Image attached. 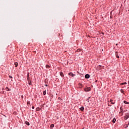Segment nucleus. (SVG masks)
Returning <instances> with one entry per match:
<instances>
[{
    "instance_id": "nucleus-17",
    "label": "nucleus",
    "mask_w": 129,
    "mask_h": 129,
    "mask_svg": "<svg viewBox=\"0 0 129 129\" xmlns=\"http://www.w3.org/2000/svg\"><path fill=\"white\" fill-rule=\"evenodd\" d=\"M28 84L29 85H31L32 84V82H30L29 81V82H28Z\"/></svg>"
},
{
    "instance_id": "nucleus-13",
    "label": "nucleus",
    "mask_w": 129,
    "mask_h": 129,
    "mask_svg": "<svg viewBox=\"0 0 129 129\" xmlns=\"http://www.w3.org/2000/svg\"><path fill=\"white\" fill-rule=\"evenodd\" d=\"M60 76H61L62 77H63V76H64V74H63V73H60Z\"/></svg>"
},
{
    "instance_id": "nucleus-4",
    "label": "nucleus",
    "mask_w": 129,
    "mask_h": 129,
    "mask_svg": "<svg viewBox=\"0 0 129 129\" xmlns=\"http://www.w3.org/2000/svg\"><path fill=\"white\" fill-rule=\"evenodd\" d=\"M85 78H86L87 79H88V78H89V77H90V76L89 74H86L85 76Z\"/></svg>"
},
{
    "instance_id": "nucleus-8",
    "label": "nucleus",
    "mask_w": 129,
    "mask_h": 129,
    "mask_svg": "<svg viewBox=\"0 0 129 129\" xmlns=\"http://www.w3.org/2000/svg\"><path fill=\"white\" fill-rule=\"evenodd\" d=\"M80 110H81V111H83L84 110V107H81L80 108Z\"/></svg>"
},
{
    "instance_id": "nucleus-12",
    "label": "nucleus",
    "mask_w": 129,
    "mask_h": 129,
    "mask_svg": "<svg viewBox=\"0 0 129 129\" xmlns=\"http://www.w3.org/2000/svg\"><path fill=\"white\" fill-rule=\"evenodd\" d=\"M124 103H125V104H129V102L126 101H124Z\"/></svg>"
},
{
    "instance_id": "nucleus-2",
    "label": "nucleus",
    "mask_w": 129,
    "mask_h": 129,
    "mask_svg": "<svg viewBox=\"0 0 129 129\" xmlns=\"http://www.w3.org/2000/svg\"><path fill=\"white\" fill-rule=\"evenodd\" d=\"M90 90H91L90 87H88L85 89V91H86V92L90 91Z\"/></svg>"
},
{
    "instance_id": "nucleus-5",
    "label": "nucleus",
    "mask_w": 129,
    "mask_h": 129,
    "mask_svg": "<svg viewBox=\"0 0 129 129\" xmlns=\"http://www.w3.org/2000/svg\"><path fill=\"white\" fill-rule=\"evenodd\" d=\"M116 58H119V55H118V52H116L115 53Z\"/></svg>"
},
{
    "instance_id": "nucleus-33",
    "label": "nucleus",
    "mask_w": 129,
    "mask_h": 129,
    "mask_svg": "<svg viewBox=\"0 0 129 129\" xmlns=\"http://www.w3.org/2000/svg\"><path fill=\"white\" fill-rule=\"evenodd\" d=\"M128 84H129V81L128 82Z\"/></svg>"
},
{
    "instance_id": "nucleus-24",
    "label": "nucleus",
    "mask_w": 129,
    "mask_h": 129,
    "mask_svg": "<svg viewBox=\"0 0 129 129\" xmlns=\"http://www.w3.org/2000/svg\"><path fill=\"white\" fill-rule=\"evenodd\" d=\"M34 108H35V107H34V106H32V109H34Z\"/></svg>"
},
{
    "instance_id": "nucleus-23",
    "label": "nucleus",
    "mask_w": 129,
    "mask_h": 129,
    "mask_svg": "<svg viewBox=\"0 0 129 129\" xmlns=\"http://www.w3.org/2000/svg\"><path fill=\"white\" fill-rule=\"evenodd\" d=\"M100 67H101V66H98L99 69H100Z\"/></svg>"
},
{
    "instance_id": "nucleus-9",
    "label": "nucleus",
    "mask_w": 129,
    "mask_h": 129,
    "mask_svg": "<svg viewBox=\"0 0 129 129\" xmlns=\"http://www.w3.org/2000/svg\"><path fill=\"white\" fill-rule=\"evenodd\" d=\"M25 123L27 124V125H30V123L27 121H25Z\"/></svg>"
},
{
    "instance_id": "nucleus-22",
    "label": "nucleus",
    "mask_w": 129,
    "mask_h": 129,
    "mask_svg": "<svg viewBox=\"0 0 129 129\" xmlns=\"http://www.w3.org/2000/svg\"><path fill=\"white\" fill-rule=\"evenodd\" d=\"M120 91H121V93H123V92H124L123 89H121Z\"/></svg>"
},
{
    "instance_id": "nucleus-29",
    "label": "nucleus",
    "mask_w": 129,
    "mask_h": 129,
    "mask_svg": "<svg viewBox=\"0 0 129 129\" xmlns=\"http://www.w3.org/2000/svg\"><path fill=\"white\" fill-rule=\"evenodd\" d=\"M46 81H47V80H45V82H46Z\"/></svg>"
},
{
    "instance_id": "nucleus-10",
    "label": "nucleus",
    "mask_w": 129,
    "mask_h": 129,
    "mask_svg": "<svg viewBox=\"0 0 129 129\" xmlns=\"http://www.w3.org/2000/svg\"><path fill=\"white\" fill-rule=\"evenodd\" d=\"M15 67H18L19 63L18 62H15Z\"/></svg>"
},
{
    "instance_id": "nucleus-20",
    "label": "nucleus",
    "mask_w": 129,
    "mask_h": 129,
    "mask_svg": "<svg viewBox=\"0 0 129 129\" xmlns=\"http://www.w3.org/2000/svg\"><path fill=\"white\" fill-rule=\"evenodd\" d=\"M79 85L81 87H82L83 86V85H82V84H79Z\"/></svg>"
},
{
    "instance_id": "nucleus-7",
    "label": "nucleus",
    "mask_w": 129,
    "mask_h": 129,
    "mask_svg": "<svg viewBox=\"0 0 129 129\" xmlns=\"http://www.w3.org/2000/svg\"><path fill=\"white\" fill-rule=\"evenodd\" d=\"M36 110L37 111H40V110H41V108H40L39 107H37L36 108Z\"/></svg>"
},
{
    "instance_id": "nucleus-11",
    "label": "nucleus",
    "mask_w": 129,
    "mask_h": 129,
    "mask_svg": "<svg viewBox=\"0 0 129 129\" xmlns=\"http://www.w3.org/2000/svg\"><path fill=\"white\" fill-rule=\"evenodd\" d=\"M115 121H116V119H115V118H114L112 120V122L114 123V122H115Z\"/></svg>"
},
{
    "instance_id": "nucleus-1",
    "label": "nucleus",
    "mask_w": 129,
    "mask_h": 129,
    "mask_svg": "<svg viewBox=\"0 0 129 129\" xmlns=\"http://www.w3.org/2000/svg\"><path fill=\"white\" fill-rule=\"evenodd\" d=\"M27 80L28 81V82H30V74L29 73L27 74Z\"/></svg>"
},
{
    "instance_id": "nucleus-31",
    "label": "nucleus",
    "mask_w": 129,
    "mask_h": 129,
    "mask_svg": "<svg viewBox=\"0 0 129 129\" xmlns=\"http://www.w3.org/2000/svg\"><path fill=\"white\" fill-rule=\"evenodd\" d=\"M120 110H121V107H120Z\"/></svg>"
},
{
    "instance_id": "nucleus-19",
    "label": "nucleus",
    "mask_w": 129,
    "mask_h": 129,
    "mask_svg": "<svg viewBox=\"0 0 129 129\" xmlns=\"http://www.w3.org/2000/svg\"><path fill=\"white\" fill-rule=\"evenodd\" d=\"M50 127H54V124H52L50 125Z\"/></svg>"
},
{
    "instance_id": "nucleus-21",
    "label": "nucleus",
    "mask_w": 129,
    "mask_h": 129,
    "mask_svg": "<svg viewBox=\"0 0 129 129\" xmlns=\"http://www.w3.org/2000/svg\"><path fill=\"white\" fill-rule=\"evenodd\" d=\"M110 102L112 104H114V103H113L112 102V100H110Z\"/></svg>"
},
{
    "instance_id": "nucleus-6",
    "label": "nucleus",
    "mask_w": 129,
    "mask_h": 129,
    "mask_svg": "<svg viewBox=\"0 0 129 129\" xmlns=\"http://www.w3.org/2000/svg\"><path fill=\"white\" fill-rule=\"evenodd\" d=\"M129 117V115H126L124 117V119H127Z\"/></svg>"
},
{
    "instance_id": "nucleus-14",
    "label": "nucleus",
    "mask_w": 129,
    "mask_h": 129,
    "mask_svg": "<svg viewBox=\"0 0 129 129\" xmlns=\"http://www.w3.org/2000/svg\"><path fill=\"white\" fill-rule=\"evenodd\" d=\"M120 114H121V115H122V114H123V112H122V111H121L120 112H119Z\"/></svg>"
},
{
    "instance_id": "nucleus-32",
    "label": "nucleus",
    "mask_w": 129,
    "mask_h": 129,
    "mask_svg": "<svg viewBox=\"0 0 129 129\" xmlns=\"http://www.w3.org/2000/svg\"><path fill=\"white\" fill-rule=\"evenodd\" d=\"M7 88V89H9V88Z\"/></svg>"
},
{
    "instance_id": "nucleus-18",
    "label": "nucleus",
    "mask_w": 129,
    "mask_h": 129,
    "mask_svg": "<svg viewBox=\"0 0 129 129\" xmlns=\"http://www.w3.org/2000/svg\"><path fill=\"white\" fill-rule=\"evenodd\" d=\"M124 84H126V82L121 83V85H124Z\"/></svg>"
},
{
    "instance_id": "nucleus-16",
    "label": "nucleus",
    "mask_w": 129,
    "mask_h": 129,
    "mask_svg": "<svg viewBox=\"0 0 129 129\" xmlns=\"http://www.w3.org/2000/svg\"><path fill=\"white\" fill-rule=\"evenodd\" d=\"M46 68H50V66L48 64L46 65Z\"/></svg>"
},
{
    "instance_id": "nucleus-15",
    "label": "nucleus",
    "mask_w": 129,
    "mask_h": 129,
    "mask_svg": "<svg viewBox=\"0 0 129 129\" xmlns=\"http://www.w3.org/2000/svg\"><path fill=\"white\" fill-rule=\"evenodd\" d=\"M43 95H46V90L43 91Z\"/></svg>"
},
{
    "instance_id": "nucleus-28",
    "label": "nucleus",
    "mask_w": 129,
    "mask_h": 129,
    "mask_svg": "<svg viewBox=\"0 0 129 129\" xmlns=\"http://www.w3.org/2000/svg\"><path fill=\"white\" fill-rule=\"evenodd\" d=\"M89 98H89L87 99V100L88 102L89 101Z\"/></svg>"
},
{
    "instance_id": "nucleus-30",
    "label": "nucleus",
    "mask_w": 129,
    "mask_h": 129,
    "mask_svg": "<svg viewBox=\"0 0 129 129\" xmlns=\"http://www.w3.org/2000/svg\"><path fill=\"white\" fill-rule=\"evenodd\" d=\"M8 91H10V89H8Z\"/></svg>"
},
{
    "instance_id": "nucleus-27",
    "label": "nucleus",
    "mask_w": 129,
    "mask_h": 129,
    "mask_svg": "<svg viewBox=\"0 0 129 129\" xmlns=\"http://www.w3.org/2000/svg\"><path fill=\"white\" fill-rule=\"evenodd\" d=\"M44 86H48V85L47 84H45Z\"/></svg>"
},
{
    "instance_id": "nucleus-3",
    "label": "nucleus",
    "mask_w": 129,
    "mask_h": 129,
    "mask_svg": "<svg viewBox=\"0 0 129 129\" xmlns=\"http://www.w3.org/2000/svg\"><path fill=\"white\" fill-rule=\"evenodd\" d=\"M69 75H70V76H72V77H74V76H76V75L73 74V73H69Z\"/></svg>"
},
{
    "instance_id": "nucleus-25",
    "label": "nucleus",
    "mask_w": 129,
    "mask_h": 129,
    "mask_svg": "<svg viewBox=\"0 0 129 129\" xmlns=\"http://www.w3.org/2000/svg\"><path fill=\"white\" fill-rule=\"evenodd\" d=\"M27 104H30V102L29 101L27 102Z\"/></svg>"
},
{
    "instance_id": "nucleus-26",
    "label": "nucleus",
    "mask_w": 129,
    "mask_h": 129,
    "mask_svg": "<svg viewBox=\"0 0 129 129\" xmlns=\"http://www.w3.org/2000/svg\"><path fill=\"white\" fill-rule=\"evenodd\" d=\"M9 77H10V78H13V77H12L11 76H10Z\"/></svg>"
}]
</instances>
